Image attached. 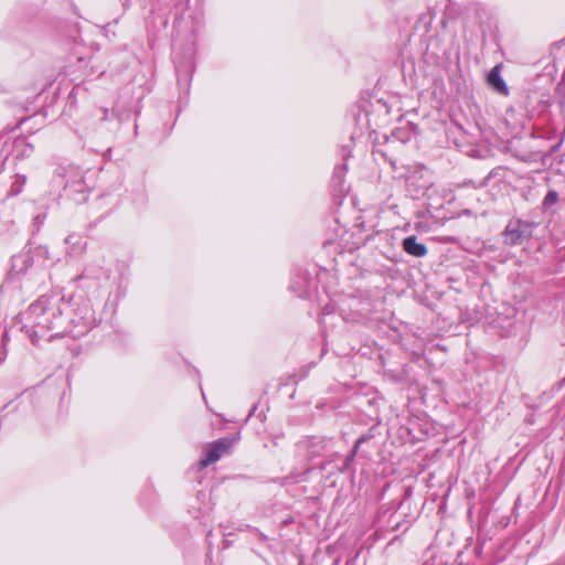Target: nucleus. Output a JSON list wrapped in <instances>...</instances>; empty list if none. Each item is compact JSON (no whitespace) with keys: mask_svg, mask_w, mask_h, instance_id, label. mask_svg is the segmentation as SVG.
Returning a JSON list of instances; mask_svg holds the SVG:
<instances>
[{"mask_svg":"<svg viewBox=\"0 0 565 565\" xmlns=\"http://www.w3.org/2000/svg\"><path fill=\"white\" fill-rule=\"evenodd\" d=\"M358 451H359V450H358V447H353V448L351 449V451H350V452L348 454V456L345 457V459H344V462H343L342 467H341V468H339V471H340V472H342V473H343V472H347V471L351 470L352 465H353V461H354V459H355V456H356Z\"/></svg>","mask_w":565,"mask_h":565,"instance_id":"13","label":"nucleus"},{"mask_svg":"<svg viewBox=\"0 0 565 565\" xmlns=\"http://www.w3.org/2000/svg\"><path fill=\"white\" fill-rule=\"evenodd\" d=\"M9 341V334L7 330L0 329V364L4 362L7 358V344Z\"/></svg>","mask_w":565,"mask_h":565,"instance_id":"11","label":"nucleus"},{"mask_svg":"<svg viewBox=\"0 0 565 565\" xmlns=\"http://www.w3.org/2000/svg\"><path fill=\"white\" fill-rule=\"evenodd\" d=\"M403 249L406 254L414 257H424L428 252L426 245L419 243L415 235L403 239Z\"/></svg>","mask_w":565,"mask_h":565,"instance_id":"7","label":"nucleus"},{"mask_svg":"<svg viewBox=\"0 0 565 565\" xmlns=\"http://www.w3.org/2000/svg\"><path fill=\"white\" fill-rule=\"evenodd\" d=\"M25 183H26L25 174H21V173L14 174V177L12 178V182L10 184L9 195H11V196L19 195L23 191Z\"/></svg>","mask_w":565,"mask_h":565,"instance_id":"10","label":"nucleus"},{"mask_svg":"<svg viewBox=\"0 0 565 565\" xmlns=\"http://www.w3.org/2000/svg\"><path fill=\"white\" fill-rule=\"evenodd\" d=\"M58 170V177L65 180L64 190L70 194H79L78 201L86 200V184L83 170L75 166L60 168Z\"/></svg>","mask_w":565,"mask_h":565,"instance_id":"3","label":"nucleus"},{"mask_svg":"<svg viewBox=\"0 0 565 565\" xmlns=\"http://www.w3.org/2000/svg\"><path fill=\"white\" fill-rule=\"evenodd\" d=\"M329 313L328 308H323V315Z\"/></svg>","mask_w":565,"mask_h":565,"instance_id":"22","label":"nucleus"},{"mask_svg":"<svg viewBox=\"0 0 565 565\" xmlns=\"http://www.w3.org/2000/svg\"><path fill=\"white\" fill-rule=\"evenodd\" d=\"M371 438L370 435H362L358 440L355 441L353 447H358V450L360 449L361 445L367 441Z\"/></svg>","mask_w":565,"mask_h":565,"instance_id":"16","label":"nucleus"},{"mask_svg":"<svg viewBox=\"0 0 565 565\" xmlns=\"http://www.w3.org/2000/svg\"><path fill=\"white\" fill-rule=\"evenodd\" d=\"M345 172H347V164L337 166L333 170V175H332L333 182L341 186L342 183L344 182Z\"/></svg>","mask_w":565,"mask_h":565,"instance_id":"14","label":"nucleus"},{"mask_svg":"<svg viewBox=\"0 0 565 565\" xmlns=\"http://www.w3.org/2000/svg\"><path fill=\"white\" fill-rule=\"evenodd\" d=\"M124 9H128L130 7L131 0H120Z\"/></svg>","mask_w":565,"mask_h":565,"instance_id":"19","label":"nucleus"},{"mask_svg":"<svg viewBox=\"0 0 565 565\" xmlns=\"http://www.w3.org/2000/svg\"><path fill=\"white\" fill-rule=\"evenodd\" d=\"M488 83L489 85L495 89L498 93L502 95L509 94V88L504 79L502 78L500 74V66H494L490 73L488 74Z\"/></svg>","mask_w":565,"mask_h":565,"instance_id":"8","label":"nucleus"},{"mask_svg":"<svg viewBox=\"0 0 565 565\" xmlns=\"http://www.w3.org/2000/svg\"><path fill=\"white\" fill-rule=\"evenodd\" d=\"M539 223L530 220L512 218L508 222L503 231V242L505 245L516 246L523 244L532 237Z\"/></svg>","mask_w":565,"mask_h":565,"instance_id":"2","label":"nucleus"},{"mask_svg":"<svg viewBox=\"0 0 565 565\" xmlns=\"http://www.w3.org/2000/svg\"><path fill=\"white\" fill-rule=\"evenodd\" d=\"M310 472V469H307L302 472H299L297 475H289L285 478L286 482L287 483H299V482H305L308 480V475Z\"/></svg>","mask_w":565,"mask_h":565,"instance_id":"15","label":"nucleus"},{"mask_svg":"<svg viewBox=\"0 0 565 565\" xmlns=\"http://www.w3.org/2000/svg\"><path fill=\"white\" fill-rule=\"evenodd\" d=\"M108 277V270L105 269L102 265H93L88 264L81 275H78L75 280L79 281L82 279L92 278V279H100V278H107Z\"/></svg>","mask_w":565,"mask_h":565,"instance_id":"9","label":"nucleus"},{"mask_svg":"<svg viewBox=\"0 0 565 565\" xmlns=\"http://www.w3.org/2000/svg\"><path fill=\"white\" fill-rule=\"evenodd\" d=\"M257 407H258V405H257V404H254V405H253V407L250 408V411H249V413H248V416H247L248 418H250V417L255 414V412H256Z\"/></svg>","mask_w":565,"mask_h":565,"instance_id":"20","label":"nucleus"},{"mask_svg":"<svg viewBox=\"0 0 565 565\" xmlns=\"http://www.w3.org/2000/svg\"><path fill=\"white\" fill-rule=\"evenodd\" d=\"M19 260H22L23 264L28 265L31 258L29 257V255H20L13 258L14 264Z\"/></svg>","mask_w":565,"mask_h":565,"instance_id":"17","label":"nucleus"},{"mask_svg":"<svg viewBox=\"0 0 565 565\" xmlns=\"http://www.w3.org/2000/svg\"><path fill=\"white\" fill-rule=\"evenodd\" d=\"M493 175H497V171L495 170H492L489 175L487 177L486 180H489L490 178H492Z\"/></svg>","mask_w":565,"mask_h":565,"instance_id":"21","label":"nucleus"},{"mask_svg":"<svg viewBox=\"0 0 565 565\" xmlns=\"http://www.w3.org/2000/svg\"><path fill=\"white\" fill-rule=\"evenodd\" d=\"M102 111H103V117H102V119H103V120H107V119H108V115H109V110H108V108H103V109H102Z\"/></svg>","mask_w":565,"mask_h":565,"instance_id":"18","label":"nucleus"},{"mask_svg":"<svg viewBox=\"0 0 565 565\" xmlns=\"http://www.w3.org/2000/svg\"><path fill=\"white\" fill-rule=\"evenodd\" d=\"M558 202V193L555 190H548L543 199L542 205L545 210L551 209Z\"/></svg>","mask_w":565,"mask_h":565,"instance_id":"12","label":"nucleus"},{"mask_svg":"<svg viewBox=\"0 0 565 565\" xmlns=\"http://www.w3.org/2000/svg\"><path fill=\"white\" fill-rule=\"evenodd\" d=\"M66 244V254L71 257H79L82 256L87 247V242L85 238L76 233H72L65 238Z\"/></svg>","mask_w":565,"mask_h":565,"instance_id":"5","label":"nucleus"},{"mask_svg":"<svg viewBox=\"0 0 565 565\" xmlns=\"http://www.w3.org/2000/svg\"><path fill=\"white\" fill-rule=\"evenodd\" d=\"M309 284H310L309 275L303 270H299L294 275L289 288L299 298H305L309 295Z\"/></svg>","mask_w":565,"mask_h":565,"instance_id":"6","label":"nucleus"},{"mask_svg":"<svg viewBox=\"0 0 565 565\" xmlns=\"http://www.w3.org/2000/svg\"><path fill=\"white\" fill-rule=\"evenodd\" d=\"M233 446V440L230 438H221L209 445L205 449L203 457L200 459V468H206L211 463L221 459L224 454H227Z\"/></svg>","mask_w":565,"mask_h":565,"instance_id":"4","label":"nucleus"},{"mask_svg":"<svg viewBox=\"0 0 565 565\" xmlns=\"http://www.w3.org/2000/svg\"><path fill=\"white\" fill-rule=\"evenodd\" d=\"M21 330L33 344L44 339L85 335L94 326V312L88 302L75 307L73 298L60 291L40 296L21 313Z\"/></svg>","mask_w":565,"mask_h":565,"instance_id":"1","label":"nucleus"}]
</instances>
